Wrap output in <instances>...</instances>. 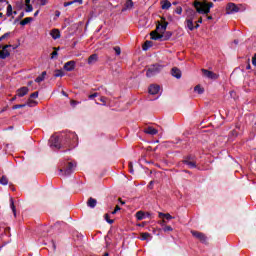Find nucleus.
I'll return each instance as SVG.
<instances>
[{
    "instance_id": "f257e3e1",
    "label": "nucleus",
    "mask_w": 256,
    "mask_h": 256,
    "mask_svg": "<svg viewBox=\"0 0 256 256\" xmlns=\"http://www.w3.org/2000/svg\"><path fill=\"white\" fill-rule=\"evenodd\" d=\"M167 25H169V23L165 20L164 23H159L156 27V30L150 33L151 39L154 41H168V39H171L173 34L171 32L165 33V31H167Z\"/></svg>"
},
{
    "instance_id": "f03ea898",
    "label": "nucleus",
    "mask_w": 256,
    "mask_h": 256,
    "mask_svg": "<svg viewBox=\"0 0 256 256\" xmlns=\"http://www.w3.org/2000/svg\"><path fill=\"white\" fill-rule=\"evenodd\" d=\"M62 145L68 147V151L75 149V146L79 143V137L75 132H62L61 133Z\"/></svg>"
},
{
    "instance_id": "7ed1b4c3",
    "label": "nucleus",
    "mask_w": 256,
    "mask_h": 256,
    "mask_svg": "<svg viewBox=\"0 0 256 256\" xmlns=\"http://www.w3.org/2000/svg\"><path fill=\"white\" fill-rule=\"evenodd\" d=\"M194 7L200 15H208V13H211V8H213V2H207V0L196 1Z\"/></svg>"
},
{
    "instance_id": "20e7f679",
    "label": "nucleus",
    "mask_w": 256,
    "mask_h": 256,
    "mask_svg": "<svg viewBox=\"0 0 256 256\" xmlns=\"http://www.w3.org/2000/svg\"><path fill=\"white\" fill-rule=\"evenodd\" d=\"M77 167V164L74 162H67L61 164V168L59 169L60 175H64L65 177H69L71 173L75 171V168Z\"/></svg>"
},
{
    "instance_id": "39448f33",
    "label": "nucleus",
    "mask_w": 256,
    "mask_h": 256,
    "mask_svg": "<svg viewBox=\"0 0 256 256\" xmlns=\"http://www.w3.org/2000/svg\"><path fill=\"white\" fill-rule=\"evenodd\" d=\"M164 68L165 65L162 64L150 65L146 70V77H155V75L161 73V71H163Z\"/></svg>"
},
{
    "instance_id": "423d86ee",
    "label": "nucleus",
    "mask_w": 256,
    "mask_h": 256,
    "mask_svg": "<svg viewBox=\"0 0 256 256\" xmlns=\"http://www.w3.org/2000/svg\"><path fill=\"white\" fill-rule=\"evenodd\" d=\"M49 145L50 147H55L56 149H61V147H65V145H63V139L61 138V134L60 136H51L49 139Z\"/></svg>"
},
{
    "instance_id": "0eeeda50",
    "label": "nucleus",
    "mask_w": 256,
    "mask_h": 256,
    "mask_svg": "<svg viewBox=\"0 0 256 256\" xmlns=\"http://www.w3.org/2000/svg\"><path fill=\"white\" fill-rule=\"evenodd\" d=\"M192 237H195V239H198L200 243H207V235L203 232L191 230Z\"/></svg>"
},
{
    "instance_id": "6e6552de",
    "label": "nucleus",
    "mask_w": 256,
    "mask_h": 256,
    "mask_svg": "<svg viewBox=\"0 0 256 256\" xmlns=\"http://www.w3.org/2000/svg\"><path fill=\"white\" fill-rule=\"evenodd\" d=\"M182 163L184 165H187L189 169H196L197 168V162L195 161V157L193 156H187Z\"/></svg>"
},
{
    "instance_id": "1a4fd4ad",
    "label": "nucleus",
    "mask_w": 256,
    "mask_h": 256,
    "mask_svg": "<svg viewBox=\"0 0 256 256\" xmlns=\"http://www.w3.org/2000/svg\"><path fill=\"white\" fill-rule=\"evenodd\" d=\"M201 71H202L204 77H207V79H212L214 81L219 79V74L214 73L213 71H209L207 69H202Z\"/></svg>"
},
{
    "instance_id": "9d476101",
    "label": "nucleus",
    "mask_w": 256,
    "mask_h": 256,
    "mask_svg": "<svg viewBox=\"0 0 256 256\" xmlns=\"http://www.w3.org/2000/svg\"><path fill=\"white\" fill-rule=\"evenodd\" d=\"M11 45H5L2 50L0 51V59H7L9 55H11V52L8 50Z\"/></svg>"
},
{
    "instance_id": "9b49d317",
    "label": "nucleus",
    "mask_w": 256,
    "mask_h": 256,
    "mask_svg": "<svg viewBox=\"0 0 256 256\" xmlns=\"http://www.w3.org/2000/svg\"><path fill=\"white\" fill-rule=\"evenodd\" d=\"M226 11H227L228 14L238 13L239 12V7H237V5H235V3H228V5L226 7Z\"/></svg>"
},
{
    "instance_id": "f8f14e48",
    "label": "nucleus",
    "mask_w": 256,
    "mask_h": 256,
    "mask_svg": "<svg viewBox=\"0 0 256 256\" xmlns=\"http://www.w3.org/2000/svg\"><path fill=\"white\" fill-rule=\"evenodd\" d=\"M148 91H149L150 95H157V93H159V91H161V87L159 85L152 84V85H150Z\"/></svg>"
},
{
    "instance_id": "ddd939ff",
    "label": "nucleus",
    "mask_w": 256,
    "mask_h": 256,
    "mask_svg": "<svg viewBox=\"0 0 256 256\" xmlns=\"http://www.w3.org/2000/svg\"><path fill=\"white\" fill-rule=\"evenodd\" d=\"M144 133H146V135H157L159 133V130L155 129L154 127L148 126L144 129Z\"/></svg>"
},
{
    "instance_id": "4468645a",
    "label": "nucleus",
    "mask_w": 256,
    "mask_h": 256,
    "mask_svg": "<svg viewBox=\"0 0 256 256\" xmlns=\"http://www.w3.org/2000/svg\"><path fill=\"white\" fill-rule=\"evenodd\" d=\"M75 69V61H68L64 64L65 71H73Z\"/></svg>"
},
{
    "instance_id": "2eb2a0df",
    "label": "nucleus",
    "mask_w": 256,
    "mask_h": 256,
    "mask_svg": "<svg viewBox=\"0 0 256 256\" xmlns=\"http://www.w3.org/2000/svg\"><path fill=\"white\" fill-rule=\"evenodd\" d=\"M50 35L54 40L61 39V32L59 31V29H52L50 31Z\"/></svg>"
},
{
    "instance_id": "dca6fc26",
    "label": "nucleus",
    "mask_w": 256,
    "mask_h": 256,
    "mask_svg": "<svg viewBox=\"0 0 256 256\" xmlns=\"http://www.w3.org/2000/svg\"><path fill=\"white\" fill-rule=\"evenodd\" d=\"M27 93H29V88L28 87H21L17 90V95L19 97H25V95H27Z\"/></svg>"
},
{
    "instance_id": "f3484780",
    "label": "nucleus",
    "mask_w": 256,
    "mask_h": 256,
    "mask_svg": "<svg viewBox=\"0 0 256 256\" xmlns=\"http://www.w3.org/2000/svg\"><path fill=\"white\" fill-rule=\"evenodd\" d=\"M160 5H161V9L163 10H169L171 9V2L169 0H162L160 2Z\"/></svg>"
},
{
    "instance_id": "a211bd4d",
    "label": "nucleus",
    "mask_w": 256,
    "mask_h": 256,
    "mask_svg": "<svg viewBox=\"0 0 256 256\" xmlns=\"http://www.w3.org/2000/svg\"><path fill=\"white\" fill-rule=\"evenodd\" d=\"M98 59L99 56H97V54L90 55L88 58V65H93L94 63H97Z\"/></svg>"
},
{
    "instance_id": "6ab92c4d",
    "label": "nucleus",
    "mask_w": 256,
    "mask_h": 256,
    "mask_svg": "<svg viewBox=\"0 0 256 256\" xmlns=\"http://www.w3.org/2000/svg\"><path fill=\"white\" fill-rule=\"evenodd\" d=\"M87 205L88 207H91V209H95V207H97V200L95 198H89Z\"/></svg>"
},
{
    "instance_id": "aec40b11",
    "label": "nucleus",
    "mask_w": 256,
    "mask_h": 256,
    "mask_svg": "<svg viewBox=\"0 0 256 256\" xmlns=\"http://www.w3.org/2000/svg\"><path fill=\"white\" fill-rule=\"evenodd\" d=\"M172 76L176 77V79H181V70L179 68H172Z\"/></svg>"
},
{
    "instance_id": "412c9836",
    "label": "nucleus",
    "mask_w": 256,
    "mask_h": 256,
    "mask_svg": "<svg viewBox=\"0 0 256 256\" xmlns=\"http://www.w3.org/2000/svg\"><path fill=\"white\" fill-rule=\"evenodd\" d=\"M45 77H47L46 71L42 72V74L35 79V83H41L45 81Z\"/></svg>"
},
{
    "instance_id": "4be33fe9",
    "label": "nucleus",
    "mask_w": 256,
    "mask_h": 256,
    "mask_svg": "<svg viewBox=\"0 0 256 256\" xmlns=\"http://www.w3.org/2000/svg\"><path fill=\"white\" fill-rule=\"evenodd\" d=\"M186 27L189 29V31H193V29H195L192 19H186Z\"/></svg>"
},
{
    "instance_id": "5701e85b",
    "label": "nucleus",
    "mask_w": 256,
    "mask_h": 256,
    "mask_svg": "<svg viewBox=\"0 0 256 256\" xmlns=\"http://www.w3.org/2000/svg\"><path fill=\"white\" fill-rule=\"evenodd\" d=\"M37 97H39V92H33V93L30 95V99L28 100L27 105H28L29 107H31V103H33V100H31V99H37Z\"/></svg>"
},
{
    "instance_id": "b1692460",
    "label": "nucleus",
    "mask_w": 256,
    "mask_h": 256,
    "mask_svg": "<svg viewBox=\"0 0 256 256\" xmlns=\"http://www.w3.org/2000/svg\"><path fill=\"white\" fill-rule=\"evenodd\" d=\"M10 207L12 209L14 217H17V208H15V202L13 201V198H10Z\"/></svg>"
},
{
    "instance_id": "393cba45",
    "label": "nucleus",
    "mask_w": 256,
    "mask_h": 256,
    "mask_svg": "<svg viewBox=\"0 0 256 256\" xmlns=\"http://www.w3.org/2000/svg\"><path fill=\"white\" fill-rule=\"evenodd\" d=\"M136 219L138 221H143V219H145V213L143 211H138L136 213Z\"/></svg>"
},
{
    "instance_id": "a878e982",
    "label": "nucleus",
    "mask_w": 256,
    "mask_h": 256,
    "mask_svg": "<svg viewBox=\"0 0 256 256\" xmlns=\"http://www.w3.org/2000/svg\"><path fill=\"white\" fill-rule=\"evenodd\" d=\"M30 21H33V18L26 17L24 20L20 21V25H22V26L29 25Z\"/></svg>"
},
{
    "instance_id": "bb28decb",
    "label": "nucleus",
    "mask_w": 256,
    "mask_h": 256,
    "mask_svg": "<svg viewBox=\"0 0 256 256\" xmlns=\"http://www.w3.org/2000/svg\"><path fill=\"white\" fill-rule=\"evenodd\" d=\"M9 184V179L7 178V176H2L0 178V185H8Z\"/></svg>"
},
{
    "instance_id": "cd10ccee",
    "label": "nucleus",
    "mask_w": 256,
    "mask_h": 256,
    "mask_svg": "<svg viewBox=\"0 0 256 256\" xmlns=\"http://www.w3.org/2000/svg\"><path fill=\"white\" fill-rule=\"evenodd\" d=\"M152 42L151 41H146L143 46L142 49L143 51H147L149 48H151Z\"/></svg>"
},
{
    "instance_id": "c85d7f7f",
    "label": "nucleus",
    "mask_w": 256,
    "mask_h": 256,
    "mask_svg": "<svg viewBox=\"0 0 256 256\" xmlns=\"http://www.w3.org/2000/svg\"><path fill=\"white\" fill-rule=\"evenodd\" d=\"M7 17H11V15H13V6H11V4H9L7 6V12H6Z\"/></svg>"
},
{
    "instance_id": "c756f323",
    "label": "nucleus",
    "mask_w": 256,
    "mask_h": 256,
    "mask_svg": "<svg viewBox=\"0 0 256 256\" xmlns=\"http://www.w3.org/2000/svg\"><path fill=\"white\" fill-rule=\"evenodd\" d=\"M149 237H151V234L149 232H144L141 234L142 241H147V239H149Z\"/></svg>"
},
{
    "instance_id": "7c9ffc66",
    "label": "nucleus",
    "mask_w": 256,
    "mask_h": 256,
    "mask_svg": "<svg viewBox=\"0 0 256 256\" xmlns=\"http://www.w3.org/2000/svg\"><path fill=\"white\" fill-rule=\"evenodd\" d=\"M194 91H196V93H199V95H201L204 93L205 90L201 86L197 85L195 86Z\"/></svg>"
},
{
    "instance_id": "2f4dec72",
    "label": "nucleus",
    "mask_w": 256,
    "mask_h": 256,
    "mask_svg": "<svg viewBox=\"0 0 256 256\" xmlns=\"http://www.w3.org/2000/svg\"><path fill=\"white\" fill-rule=\"evenodd\" d=\"M133 5H134L133 0H127L125 7H126V9H133Z\"/></svg>"
},
{
    "instance_id": "473e14b6",
    "label": "nucleus",
    "mask_w": 256,
    "mask_h": 256,
    "mask_svg": "<svg viewBox=\"0 0 256 256\" xmlns=\"http://www.w3.org/2000/svg\"><path fill=\"white\" fill-rule=\"evenodd\" d=\"M65 75V73L63 72V70H56L54 77H63Z\"/></svg>"
},
{
    "instance_id": "72a5a7b5",
    "label": "nucleus",
    "mask_w": 256,
    "mask_h": 256,
    "mask_svg": "<svg viewBox=\"0 0 256 256\" xmlns=\"http://www.w3.org/2000/svg\"><path fill=\"white\" fill-rule=\"evenodd\" d=\"M105 220L107 221V223H109V225H113L115 223V220L113 219H109V214H105Z\"/></svg>"
},
{
    "instance_id": "f704fd0d",
    "label": "nucleus",
    "mask_w": 256,
    "mask_h": 256,
    "mask_svg": "<svg viewBox=\"0 0 256 256\" xmlns=\"http://www.w3.org/2000/svg\"><path fill=\"white\" fill-rule=\"evenodd\" d=\"M25 11L26 13H31V11H33V6L31 4H26Z\"/></svg>"
},
{
    "instance_id": "c9c22d12",
    "label": "nucleus",
    "mask_w": 256,
    "mask_h": 256,
    "mask_svg": "<svg viewBox=\"0 0 256 256\" xmlns=\"http://www.w3.org/2000/svg\"><path fill=\"white\" fill-rule=\"evenodd\" d=\"M113 50L115 51V54H116V55H121V47L115 46V47L113 48Z\"/></svg>"
},
{
    "instance_id": "e433bc0d",
    "label": "nucleus",
    "mask_w": 256,
    "mask_h": 256,
    "mask_svg": "<svg viewBox=\"0 0 256 256\" xmlns=\"http://www.w3.org/2000/svg\"><path fill=\"white\" fill-rule=\"evenodd\" d=\"M23 107H25V104H16L12 107V109H23Z\"/></svg>"
},
{
    "instance_id": "4c0bfd02",
    "label": "nucleus",
    "mask_w": 256,
    "mask_h": 256,
    "mask_svg": "<svg viewBox=\"0 0 256 256\" xmlns=\"http://www.w3.org/2000/svg\"><path fill=\"white\" fill-rule=\"evenodd\" d=\"M79 103H81V102H79V101H77V100H71V101H70V105H71L72 107H77V105H79Z\"/></svg>"
},
{
    "instance_id": "58836bf2",
    "label": "nucleus",
    "mask_w": 256,
    "mask_h": 256,
    "mask_svg": "<svg viewBox=\"0 0 256 256\" xmlns=\"http://www.w3.org/2000/svg\"><path fill=\"white\" fill-rule=\"evenodd\" d=\"M128 168H129V172L133 175V173H135V170H133V163L132 162H129Z\"/></svg>"
},
{
    "instance_id": "ea45409f",
    "label": "nucleus",
    "mask_w": 256,
    "mask_h": 256,
    "mask_svg": "<svg viewBox=\"0 0 256 256\" xmlns=\"http://www.w3.org/2000/svg\"><path fill=\"white\" fill-rule=\"evenodd\" d=\"M175 13L177 15H181V13H183V8H181V6H178L176 9H175Z\"/></svg>"
},
{
    "instance_id": "a19ab883",
    "label": "nucleus",
    "mask_w": 256,
    "mask_h": 256,
    "mask_svg": "<svg viewBox=\"0 0 256 256\" xmlns=\"http://www.w3.org/2000/svg\"><path fill=\"white\" fill-rule=\"evenodd\" d=\"M163 231H164L165 233H167V232H169V231H173V227H171V226H164Z\"/></svg>"
},
{
    "instance_id": "79ce46f5",
    "label": "nucleus",
    "mask_w": 256,
    "mask_h": 256,
    "mask_svg": "<svg viewBox=\"0 0 256 256\" xmlns=\"http://www.w3.org/2000/svg\"><path fill=\"white\" fill-rule=\"evenodd\" d=\"M9 35H10L9 32H7V33H5L4 35H2V36L0 37V43H1V41H3L4 39H7V37H9Z\"/></svg>"
},
{
    "instance_id": "37998d69",
    "label": "nucleus",
    "mask_w": 256,
    "mask_h": 256,
    "mask_svg": "<svg viewBox=\"0 0 256 256\" xmlns=\"http://www.w3.org/2000/svg\"><path fill=\"white\" fill-rule=\"evenodd\" d=\"M164 219H167V221H171V219H173V216H171V214L166 213V215H164Z\"/></svg>"
},
{
    "instance_id": "c03bdc74",
    "label": "nucleus",
    "mask_w": 256,
    "mask_h": 256,
    "mask_svg": "<svg viewBox=\"0 0 256 256\" xmlns=\"http://www.w3.org/2000/svg\"><path fill=\"white\" fill-rule=\"evenodd\" d=\"M95 97H99V93H94L88 96V99H95Z\"/></svg>"
},
{
    "instance_id": "a18cd8bd",
    "label": "nucleus",
    "mask_w": 256,
    "mask_h": 256,
    "mask_svg": "<svg viewBox=\"0 0 256 256\" xmlns=\"http://www.w3.org/2000/svg\"><path fill=\"white\" fill-rule=\"evenodd\" d=\"M64 7H69L70 5H74L73 1H69V2H64Z\"/></svg>"
},
{
    "instance_id": "49530a36",
    "label": "nucleus",
    "mask_w": 256,
    "mask_h": 256,
    "mask_svg": "<svg viewBox=\"0 0 256 256\" xmlns=\"http://www.w3.org/2000/svg\"><path fill=\"white\" fill-rule=\"evenodd\" d=\"M252 65H254V67H256V53L252 57Z\"/></svg>"
},
{
    "instance_id": "de8ad7c7",
    "label": "nucleus",
    "mask_w": 256,
    "mask_h": 256,
    "mask_svg": "<svg viewBox=\"0 0 256 256\" xmlns=\"http://www.w3.org/2000/svg\"><path fill=\"white\" fill-rule=\"evenodd\" d=\"M39 2L42 7H45V5H47V0H39Z\"/></svg>"
},
{
    "instance_id": "09e8293b",
    "label": "nucleus",
    "mask_w": 256,
    "mask_h": 256,
    "mask_svg": "<svg viewBox=\"0 0 256 256\" xmlns=\"http://www.w3.org/2000/svg\"><path fill=\"white\" fill-rule=\"evenodd\" d=\"M57 50H54L52 53H51V57L52 59H55V57H57Z\"/></svg>"
},
{
    "instance_id": "8fccbe9b",
    "label": "nucleus",
    "mask_w": 256,
    "mask_h": 256,
    "mask_svg": "<svg viewBox=\"0 0 256 256\" xmlns=\"http://www.w3.org/2000/svg\"><path fill=\"white\" fill-rule=\"evenodd\" d=\"M100 101H101V103H103L105 105L107 103V98L106 97H101Z\"/></svg>"
},
{
    "instance_id": "3c124183",
    "label": "nucleus",
    "mask_w": 256,
    "mask_h": 256,
    "mask_svg": "<svg viewBox=\"0 0 256 256\" xmlns=\"http://www.w3.org/2000/svg\"><path fill=\"white\" fill-rule=\"evenodd\" d=\"M165 213H163V212H160L159 214H158V217L160 218V219H165Z\"/></svg>"
},
{
    "instance_id": "603ef678",
    "label": "nucleus",
    "mask_w": 256,
    "mask_h": 256,
    "mask_svg": "<svg viewBox=\"0 0 256 256\" xmlns=\"http://www.w3.org/2000/svg\"><path fill=\"white\" fill-rule=\"evenodd\" d=\"M73 3H78L79 5H83V0H73Z\"/></svg>"
},
{
    "instance_id": "864d4df0",
    "label": "nucleus",
    "mask_w": 256,
    "mask_h": 256,
    "mask_svg": "<svg viewBox=\"0 0 256 256\" xmlns=\"http://www.w3.org/2000/svg\"><path fill=\"white\" fill-rule=\"evenodd\" d=\"M55 15H56V17H60L61 16V12L59 10H56Z\"/></svg>"
},
{
    "instance_id": "5fc2aeb1",
    "label": "nucleus",
    "mask_w": 256,
    "mask_h": 256,
    "mask_svg": "<svg viewBox=\"0 0 256 256\" xmlns=\"http://www.w3.org/2000/svg\"><path fill=\"white\" fill-rule=\"evenodd\" d=\"M26 5H31V0H25Z\"/></svg>"
},
{
    "instance_id": "6e6d98bb",
    "label": "nucleus",
    "mask_w": 256,
    "mask_h": 256,
    "mask_svg": "<svg viewBox=\"0 0 256 256\" xmlns=\"http://www.w3.org/2000/svg\"><path fill=\"white\" fill-rule=\"evenodd\" d=\"M115 210H116V211H121V207H119V205H117V206L115 207Z\"/></svg>"
},
{
    "instance_id": "4d7b16f0",
    "label": "nucleus",
    "mask_w": 256,
    "mask_h": 256,
    "mask_svg": "<svg viewBox=\"0 0 256 256\" xmlns=\"http://www.w3.org/2000/svg\"><path fill=\"white\" fill-rule=\"evenodd\" d=\"M206 19H208V21H211L213 19V16H206Z\"/></svg>"
},
{
    "instance_id": "13d9d810",
    "label": "nucleus",
    "mask_w": 256,
    "mask_h": 256,
    "mask_svg": "<svg viewBox=\"0 0 256 256\" xmlns=\"http://www.w3.org/2000/svg\"><path fill=\"white\" fill-rule=\"evenodd\" d=\"M197 23H203V18L200 17V18L198 19Z\"/></svg>"
},
{
    "instance_id": "bf43d9fd",
    "label": "nucleus",
    "mask_w": 256,
    "mask_h": 256,
    "mask_svg": "<svg viewBox=\"0 0 256 256\" xmlns=\"http://www.w3.org/2000/svg\"><path fill=\"white\" fill-rule=\"evenodd\" d=\"M62 95H64V97H68L67 92L65 91H62Z\"/></svg>"
},
{
    "instance_id": "052dcab7",
    "label": "nucleus",
    "mask_w": 256,
    "mask_h": 256,
    "mask_svg": "<svg viewBox=\"0 0 256 256\" xmlns=\"http://www.w3.org/2000/svg\"><path fill=\"white\" fill-rule=\"evenodd\" d=\"M37 15H39V10H37V11L34 13V17H37Z\"/></svg>"
},
{
    "instance_id": "680f3d73",
    "label": "nucleus",
    "mask_w": 256,
    "mask_h": 256,
    "mask_svg": "<svg viewBox=\"0 0 256 256\" xmlns=\"http://www.w3.org/2000/svg\"><path fill=\"white\" fill-rule=\"evenodd\" d=\"M16 99H17V96H14V97L11 99V101H16Z\"/></svg>"
},
{
    "instance_id": "e2e57ef3",
    "label": "nucleus",
    "mask_w": 256,
    "mask_h": 256,
    "mask_svg": "<svg viewBox=\"0 0 256 256\" xmlns=\"http://www.w3.org/2000/svg\"><path fill=\"white\" fill-rule=\"evenodd\" d=\"M246 69H251V64H248Z\"/></svg>"
},
{
    "instance_id": "0e129e2a",
    "label": "nucleus",
    "mask_w": 256,
    "mask_h": 256,
    "mask_svg": "<svg viewBox=\"0 0 256 256\" xmlns=\"http://www.w3.org/2000/svg\"><path fill=\"white\" fill-rule=\"evenodd\" d=\"M194 29H199V24H196V26H194Z\"/></svg>"
},
{
    "instance_id": "69168bd1",
    "label": "nucleus",
    "mask_w": 256,
    "mask_h": 256,
    "mask_svg": "<svg viewBox=\"0 0 256 256\" xmlns=\"http://www.w3.org/2000/svg\"><path fill=\"white\" fill-rule=\"evenodd\" d=\"M117 213V211L114 209V211H112V215H115Z\"/></svg>"
},
{
    "instance_id": "338daca9",
    "label": "nucleus",
    "mask_w": 256,
    "mask_h": 256,
    "mask_svg": "<svg viewBox=\"0 0 256 256\" xmlns=\"http://www.w3.org/2000/svg\"><path fill=\"white\" fill-rule=\"evenodd\" d=\"M164 223H165V220H162L161 223H160V225H163Z\"/></svg>"
},
{
    "instance_id": "774afa93",
    "label": "nucleus",
    "mask_w": 256,
    "mask_h": 256,
    "mask_svg": "<svg viewBox=\"0 0 256 256\" xmlns=\"http://www.w3.org/2000/svg\"><path fill=\"white\" fill-rule=\"evenodd\" d=\"M234 43L237 45V44L239 43V41H237V40H234Z\"/></svg>"
}]
</instances>
